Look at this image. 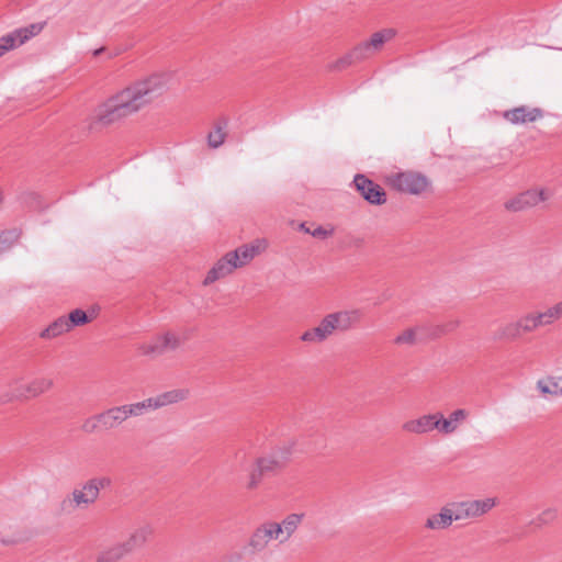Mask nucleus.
<instances>
[{"label": "nucleus", "mask_w": 562, "mask_h": 562, "mask_svg": "<svg viewBox=\"0 0 562 562\" xmlns=\"http://www.w3.org/2000/svg\"><path fill=\"white\" fill-rule=\"evenodd\" d=\"M366 58L360 52L359 47L356 45L352 47L348 53H346L344 56L335 60L333 64H330L329 68L334 71H342L347 69L348 67L364 61Z\"/></svg>", "instance_id": "5701e85b"}, {"label": "nucleus", "mask_w": 562, "mask_h": 562, "mask_svg": "<svg viewBox=\"0 0 562 562\" xmlns=\"http://www.w3.org/2000/svg\"><path fill=\"white\" fill-rule=\"evenodd\" d=\"M272 540H279L281 543V530L276 521L267 520L252 531L247 547L251 553H260L268 548Z\"/></svg>", "instance_id": "20e7f679"}, {"label": "nucleus", "mask_w": 562, "mask_h": 562, "mask_svg": "<svg viewBox=\"0 0 562 562\" xmlns=\"http://www.w3.org/2000/svg\"><path fill=\"white\" fill-rule=\"evenodd\" d=\"M336 331L330 314H327L318 326L305 330L300 339L308 344H321Z\"/></svg>", "instance_id": "4468645a"}, {"label": "nucleus", "mask_w": 562, "mask_h": 562, "mask_svg": "<svg viewBox=\"0 0 562 562\" xmlns=\"http://www.w3.org/2000/svg\"><path fill=\"white\" fill-rule=\"evenodd\" d=\"M67 322L69 324L70 329H72L76 326H81L91 321V318L87 315V313L83 310L76 308L69 313L68 316H66Z\"/></svg>", "instance_id": "72a5a7b5"}, {"label": "nucleus", "mask_w": 562, "mask_h": 562, "mask_svg": "<svg viewBox=\"0 0 562 562\" xmlns=\"http://www.w3.org/2000/svg\"><path fill=\"white\" fill-rule=\"evenodd\" d=\"M260 254L259 244H246L228 252L229 258L236 262V268L248 265L257 255Z\"/></svg>", "instance_id": "a211bd4d"}, {"label": "nucleus", "mask_w": 562, "mask_h": 562, "mask_svg": "<svg viewBox=\"0 0 562 562\" xmlns=\"http://www.w3.org/2000/svg\"><path fill=\"white\" fill-rule=\"evenodd\" d=\"M550 324L562 317V301L544 311Z\"/></svg>", "instance_id": "58836bf2"}, {"label": "nucleus", "mask_w": 562, "mask_h": 562, "mask_svg": "<svg viewBox=\"0 0 562 562\" xmlns=\"http://www.w3.org/2000/svg\"><path fill=\"white\" fill-rule=\"evenodd\" d=\"M225 140V133L222 131L221 127H217L215 131L211 132L207 136V143L210 147L217 148L220 147Z\"/></svg>", "instance_id": "e433bc0d"}, {"label": "nucleus", "mask_w": 562, "mask_h": 562, "mask_svg": "<svg viewBox=\"0 0 562 562\" xmlns=\"http://www.w3.org/2000/svg\"><path fill=\"white\" fill-rule=\"evenodd\" d=\"M240 559L241 557L239 553L233 552L222 555L216 562H239Z\"/></svg>", "instance_id": "79ce46f5"}, {"label": "nucleus", "mask_w": 562, "mask_h": 562, "mask_svg": "<svg viewBox=\"0 0 562 562\" xmlns=\"http://www.w3.org/2000/svg\"><path fill=\"white\" fill-rule=\"evenodd\" d=\"M111 485L112 480L106 475L89 479L80 488H75L60 502L59 512L71 514L78 508H88L98 501L100 491L109 488Z\"/></svg>", "instance_id": "f03ea898"}, {"label": "nucleus", "mask_w": 562, "mask_h": 562, "mask_svg": "<svg viewBox=\"0 0 562 562\" xmlns=\"http://www.w3.org/2000/svg\"><path fill=\"white\" fill-rule=\"evenodd\" d=\"M153 535V528L150 525H143L138 528H136L130 537L123 541L122 543L128 551V553L133 552L134 550L142 548L146 544V542L149 540V538Z\"/></svg>", "instance_id": "aec40b11"}, {"label": "nucleus", "mask_w": 562, "mask_h": 562, "mask_svg": "<svg viewBox=\"0 0 562 562\" xmlns=\"http://www.w3.org/2000/svg\"><path fill=\"white\" fill-rule=\"evenodd\" d=\"M517 322L522 335L536 330L535 326L532 325L531 315H529V313L518 318Z\"/></svg>", "instance_id": "4c0bfd02"}, {"label": "nucleus", "mask_w": 562, "mask_h": 562, "mask_svg": "<svg viewBox=\"0 0 562 562\" xmlns=\"http://www.w3.org/2000/svg\"><path fill=\"white\" fill-rule=\"evenodd\" d=\"M70 330L66 316H60L43 329L40 333V337L43 339H53Z\"/></svg>", "instance_id": "a878e982"}, {"label": "nucleus", "mask_w": 562, "mask_h": 562, "mask_svg": "<svg viewBox=\"0 0 562 562\" xmlns=\"http://www.w3.org/2000/svg\"><path fill=\"white\" fill-rule=\"evenodd\" d=\"M103 49H104V48L95 49V50L93 52V55H94V56L100 55V54L103 52Z\"/></svg>", "instance_id": "c03bdc74"}, {"label": "nucleus", "mask_w": 562, "mask_h": 562, "mask_svg": "<svg viewBox=\"0 0 562 562\" xmlns=\"http://www.w3.org/2000/svg\"><path fill=\"white\" fill-rule=\"evenodd\" d=\"M461 322L459 319H449L440 325L429 326V333L426 335L429 338H437L454 331L457 328H459Z\"/></svg>", "instance_id": "7c9ffc66"}, {"label": "nucleus", "mask_w": 562, "mask_h": 562, "mask_svg": "<svg viewBox=\"0 0 562 562\" xmlns=\"http://www.w3.org/2000/svg\"><path fill=\"white\" fill-rule=\"evenodd\" d=\"M335 329L338 331H347L355 327L360 321L358 311H340L330 313Z\"/></svg>", "instance_id": "412c9836"}, {"label": "nucleus", "mask_w": 562, "mask_h": 562, "mask_svg": "<svg viewBox=\"0 0 562 562\" xmlns=\"http://www.w3.org/2000/svg\"><path fill=\"white\" fill-rule=\"evenodd\" d=\"M54 386V381L50 378L38 376L34 378L26 384L14 387L11 396L3 398L2 403H8L13 400L26 401L30 398L38 397L40 395L48 392Z\"/></svg>", "instance_id": "423d86ee"}, {"label": "nucleus", "mask_w": 562, "mask_h": 562, "mask_svg": "<svg viewBox=\"0 0 562 562\" xmlns=\"http://www.w3.org/2000/svg\"><path fill=\"white\" fill-rule=\"evenodd\" d=\"M127 554L130 553L124 544L117 542L101 550L95 557V562H119Z\"/></svg>", "instance_id": "393cba45"}, {"label": "nucleus", "mask_w": 562, "mask_h": 562, "mask_svg": "<svg viewBox=\"0 0 562 562\" xmlns=\"http://www.w3.org/2000/svg\"><path fill=\"white\" fill-rule=\"evenodd\" d=\"M453 521H458L452 505L441 507L438 514L430 515L425 521V528L429 530H442L449 528Z\"/></svg>", "instance_id": "2eb2a0df"}, {"label": "nucleus", "mask_w": 562, "mask_h": 562, "mask_svg": "<svg viewBox=\"0 0 562 562\" xmlns=\"http://www.w3.org/2000/svg\"><path fill=\"white\" fill-rule=\"evenodd\" d=\"M0 45L4 46V50L9 52L10 49L15 48L16 46H20V37L15 35V30L2 37H0Z\"/></svg>", "instance_id": "c9c22d12"}, {"label": "nucleus", "mask_w": 562, "mask_h": 562, "mask_svg": "<svg viewBox=\"0 0 562 562\" xmlns=\"http://www.w3.org/2000/svg\"><path fill=\"white\" fill-rule=\"evenodd\" d=\"M4 48H5L4 46H1V45H0V57L7 53V52L4 50Z\"/></svg>", "instance_id": "a18cd8bd"}, {"label": "nucleus", "mask_w": 562, "mask_h": 562, "mask_svg": "<svg viewBox=\"0 0 562 562\" xmlns=\"http://www.w3.org/2000/svg\"><path fill=\"white\" fill-rule=\"evenodd\" d=\"M164 89L161 77L156 75L134 82L101 104L97 120L102 125H110L128 117L161 95Z\"/></svg>", "instance_id": "f257e3e1"}, {"label": "nucleus", "mask_w": 562, "mask_h": 562, "mask_svg": "<svg viewBox=\"0 0 562 562\" xmlns=\"http://www.w3.org/2000/svg\"><path fill=\"white\" fill-rule=\"evenodd\" d=\"M402 429L405 432L414 435H424L431 432L432 430H438L440 432L438 412L422 415L415 419H408L403 423Z\"/></svg>", "instance_id": "f8f14e48"}, {"label": "nucleus", "mask_w": 562, "mask_h": 562, "mask_svg": "<svg viewBox=\"0 0 562 562\" xmlns=\"http://www.w3.org/2000/svg\"><path fill=\"white\" fill-rule=\"evenodd\" d=\"M522 334L520 331V328L518 326V322H508L506 324L501 325L496 331L494 333V339L495 340H516L519 337H521Z\"/></svg>", "instance_id": "cd10ccee"}, {"label": "nucleus", "mask_w": 562, "mask_h": 562, "mask_svg": "<svg viewBox=\"0 0 562 562\" xmlns=\"http://www.w3.org/2000/svg\"><path fill=\"white\" fill-rule=\"evenodd\" d=\"M418 333H422V334H424V336L427 337L426 334L429 333V329H428V327H424V326L408 328L395 337L394 344L413 346L417 341Z\"/></svg>", "instance_id": "c85d7f7f"}, {"label": "nucleus", "mask_w": 562, "mask_h": 562, "mask_svg": "<svg viewBox=\"0 0 562 562\" xmlns=\"http://www.w3.org/2000/svg\"><path fill=\"white\" fill-rule=\"evenodd\" d=\"M395 36L396 31L394 29H383L373 33L369 40L357 44V46L364 56L366 60H368L373 55L381 52L384 44L392 41Z\"/></svg>", "instance_id": "9b49d317"}, {"label": "nucleus", "mask_w": 562, "mask_h": 562, "mask_svg": "<svg viewBox=\"0 0 562 562\" xmlns=\"http://www.w3.org/2000/svg\"><path fill=\"white\" fill-rule=\"evenodd\" d=\"M451 505L457 520L475 519L494 508L496 506V498L487 497L484 499L456 502Z\"/></svg>", "instance_id": "39448f33"}, {"label": "nucleus", "mask_w": 562, "mask_h": 562, "mask_svg": "<svg viewBox=\"0 0 562 562\" xmlns=\"http://www.w3.org/2000/svg\"><path fill=\"white\" fill-rule=\"evenodd\" d=\"M3 201V194H2V191L0 190V204L2 203Z\"/></svg>", "instance_id": "49530a36"}, {"label": "nucleus", "mask_w": 562, "mask_h": 562, "mask_svg": "<svg viewBox=\"0 0 562 562\" xmlns=\"http://www.w3.org/2000/svg\"><path fill=\"white\" fill-rule=\"evenodd\" d=\"M303 518L304 514L293 513L284 517L281 522H277L281 530V543L286 542L294 535Z\"/></svg>", "instance_id": "b1692460"}, {"label": "nucleus", "mask_w": 562, "mask_h": 562, "mask_svg": "<svg viewBox=\"0 0 562 562\" xmlns=\"http://www.w3.org/2000/svg\"><path fill=\"white\" fill-rule=\"evenodd\" d=\"M352 184L357 192L371 205H382L386 202L384 189L366 175L355 176Z\"/></svg>", "instance_id": "6e6552de"}, {"label": "nucleus", "mask_w": 562, "mask_h": 562, "mask_svg": "<svg viewBox=\"0 0 562 562\" xmlns=\"http://www.w3.org/2000/svg\"><path fill=\"white\" fill-rule=\"evenodd\" d=\"M126 420L131 417H139L148 412L154 411L150 397L140 402L121 405Z\"/></svg>", "instance_id": "bb28decb"}, {"label": "nucleus", "mask_w": 562, "mask_h": 562, "mask_svg": "<svg viewBox=\"0 0 562 562\" xmlns=\"http://www.w3.org/2000/svg\"><path fill=\"white\" fill-rule=\"evenodd\" d=\"M559 517V509L557 507H548L544 508L541 513L537 515L531 521L530 525L536 528H542L544 526L553 524Z\"/></svg>", "instance_id": "c756f323"}, {"label": "nucleus", "mask_w": 562, "mask_h": 562, "mask_svg": "<svg viewBox=\"0 0 562 562\" xmlns=\"http://www.w3.org/2000/svg\"><path fill=\"white\" fill-rule=\"evenodd\" d=\"M288 463V458L281 451H271L270 453L258 457L248 475L246 488L256 490L267 477L276 476L282 472Z\"/></svg>", "instance_id": "7ed1b4c3"}, {"label": "nucleus", "mask_w": 562, "mask_h": 562, "mask_svg": "<svg viewBox=\"0 0 562 562\" xmlns=\"http://www.w3.org/2000/svg\"><path fill=\"white\" fill-rule=\"evenodd\" d=\"M100 414L102 430L116 429L119 427H122L127 422L126 418L124 417V413L121 405L109 407L101 412Z\"/></svg>", "instance_id": "f3484780"}, {"label": "nucleus", "mask_w": 562, "mask_h": 562, "mask_svg": "<svg viewBox=\"0 0 562 562\" xmlns=\"http://www.w3.org/2000/svg\"><path fill=\"white\" fill-rule=\"evenodd\" d=\"M43 30V25L41 23H33L25 27H20L15 30V35L20 37V44H24L30 38L36 36Z\"/></svg>", "instance_id": "473e14b6"}, {"label": "nucleus", "mask_w": 562, "mask_h": 562, "mask_svg": "<svg viewBox=\"0 0 562 562\" xmlns=\"http://www.w3.org/2000/svg\"><path fill=\"white\" fill-rule=\"evenodd\" d=\"M549 199L544 189H531L524 191L504 203V207L508 212H522L538 205Z\"/></svg>", "instance_id": "9d476101"}, {"label": "nucleus", "mask_w": 562, "mask_h": 562, "mask_svg": "<svg viewBox=\"0 0 562 562\" xmlns=\"http://www.w3.org/2000/svg\"><path fill=\"white\" fill-rule=\"evenodd\" d=\"M331 234V231H327L325 229L324 227L322 226H317L316 228H314L312 232H311V235L313 237H316V238H326L328 237L329 235Z\"/></svg>", "instance_id": "a19ab883"}, {"label": "nucleus", "mask_w": 562, "mask_h": 562, "mask_svg": "<svg viewBox=\"0 0 562 562\" xmlns=\"http://www.w3.org/2000/svg\"><path fill=\"white\" fill-rule=\"evenodd\" d=\"M189 392L183 389H175L166 391L156 396L150 397L154 411L161 407L179 403L188 397Z\"/></svg>", "instance_id": "6ab92c4d"}, {"label": "nucleus", "mask_w": 562, "mask_h": 562, "mask_svg": "<svg viewBox=\"0 0 562 562\" xmlns=\"http://www.w3.org/2000/svg\"><path fill=\"white\" fill-rule=\"evenodd\" d=\"M301 229H303L305 233L311 234V229L305 226V224H301Z\"/></svg>", "instance_id": "37998d69"}, {"label": "nucleus", "mask_w": 562, "mask_h": 562, "mask_svg": "<svg viewBox=\"0 0 562 562\" xmlns=\"http://www.w3.org/2000/svg\"><path fill=\"white\" fill-rule=\"evenodd\" d=\"M503 119L513 125L532 123L543 117L540 108L520 105L503 112Z\"/></svg>", "instance_id": "ddd939ff"}, {"label": "nucleus", "mask_w": 562, "mask_h": 562, "mask_svg": "<svg viewBox=\"0 0 562 562\" xmlns=\"http://www.w3.org/2000/svg\"><path fill=\"white\" fill-rule=\"evenodd\" d=\"M391 184L397 191L420 194L429 186L427 177L417 172H400L391 179Z\"/></svg>", "instance_id": "1a4fd4ad"}, {"label": "nucleus", "mask_w": 562, "mask_h": 562, "mask_svg": "<svg viewBox=\"0 0 562 562\" xmlns=\"http://www.w3.org/2000/svg\"><path fill=\"white\" fill-rule=\"evenodd\" d=\"M81 429L86 434H93L98 430H102L101 414L99 413L85 419L81 425Z\"/></svg>", "instance_id": "f704fd0d"}, {"label": "nucleus", "mask_w": 562, "mask_h": 562, "mask_svg": "<svg viewBox=\"0 0 562 562\" xmlns=\"http://www.w3.org/2000/svg\"><path fill=\"white\" fill-rule=\"evenodd\" d=\"M235 269H237L236 262L233 261L232 258H229L227 252L221 259H218L216 263L212 267V269L207 272L203 281V284H212L215 281L231 274Z\"/></svg>", "instance_id": "dca6fc26"}, {"label": "nucleus", "mask_w": 562, "mask_h": 562, "mask_svg": "<svg viewBox=\"0 0 562 562\" xmlns=\"http://www.w3.org/2000/svg\"><path fill=\"white\" fill-rule=\"evenodd\" d=\"M529 315H531L532 325L535 326L536 329L541 326L550 325L544 312L529 313Z\"/></svg>", "instance_id": "ea45409f"}, {"label": "nucleus", "mask_w": 562, "mask_h": 562, "mask_svg": "<svg viewBox=\"0 0 562 562\" xmlns=\"http://www.w3.org/2000/svg\"><path fill=\"white\" fill-rule=\"evenodd\" d=\"M181 338L172 333L166 331L161 335L156 336L150 341L142 344L138 350L144 356L157 357L166 353L167 351H173L180 347Z\"/></svg>", "instance_id": "0eeeda50"}, {"label": "nucleus", "mask_w": 562, "mask_h": 562, "mask_svg": "<svg viewBox=\"0 0 562 562\" xmlns=\"http://www.w3.org/2000/svg\"><path fill=\"white\" fill-rule=\"evenodd\" d=\"M465 409L459 408L453 411L448 418H445L442 413L438 412L440 434L450 435L458 428V424L468 417Z\"/></svg>", "instance_id": "4be33fe9"}, {"label": "nucleus", "mask_w": 562, "mask_h": 562, "mask_svg": "<svg viewBox=\"0 0 562 562\" xmlns=\"http://www.w3.org/2000/svg\"><path fill=\"white\" fill-rule=\"evenodd\" d=\"M538 390L547 395L562 396V376L553 379L550 378L548 381H538L537 383Z\"/></svg>", "instance_id": "2f4dec72"}]
</instances>
